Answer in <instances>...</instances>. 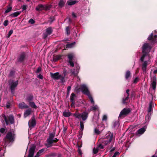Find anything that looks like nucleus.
I'll use <instances>...</instances> for the list:
<instances>
[{"mask_svg": "<svg viewBox=\"0 0 157 157\" xmlns=\"http://www.w3.org/2000/svg\"><path fill=\"white\" fill-rule=\"evenodd\" d=\"M55 133H50L48 138L46 140L47 143L45 145L47 148H49L53 146H57V142L59 141V139L56 138L54 139Z\"/></svg>", "mask_w": 157, "mask_h": 157, "instance_id": "f257e3e1", "label": "nucleus"}, {"mask_svg": "<svg viewBox=\"0 0 157 157\" xmlns=\"http://www.w3.org/2000/svg\"><path fill=\"white\" fill-rule=\"evenodd\" d=\"M75 90L78 92L81 91L84 94L87 96L90 94L87 87L85 84H82L80 85L78 88V87H76Z\"/></svg>", "mask_w": 157, "mask_h": 157, "instance_id": "f03ea898", "label": "nucleus"}, {"mask_svg": "<svg viewBox=\"0 0 157 157\" xmlns=\"http://www.w3.org/2000/svg\"><path fill=\"white\" fill-rule=\"evenodd\" d=\"M113 133H108L105 135V137L103 138L102 141V143L105 145H107L111 142L113 137Z\"/></svg>", "mask_w": 157, "mask_h": 157, "instance_id": "7ed1b4c3", "label": "nucleus"}, {"mask_svg": "<svg viewBox=\"0 0 157 157\" xmlns=\"http://www.w3.org/2000/svg\"><path fill=\"white\" fill-rule=\"evenodd\" d=\"M26 57V53L24 52H22L18 56L17 61L15 62V64L16 65L19 64L21 63H22L23 65L24 64Z\"/></svg>", "mask_w": 157, "mask_h": 157, "instance_id": "20e7f679", "label": "nucleus"}, {"mask_svg": "<svg viewBox=\"0 0 157 157\" xmlns=\"http://www.w3.org/2000/svg\"><path fill=\"white\" fill-rule=\"evenodd\" d=\"M130 109L124 108L121 112L118 117V119H121L127 116L131 112Z\"/></svg>", "mask_w": 157, "mask_h": 157, "instance_id": "39448f33", "label": "nucleus"}, {"mask_svg": "<svg viewBox=\"0 0 157 157\" xmlns=\"http://www.w3.org/2000/svg\"><path fill=\"white\" fill-rule=\"evenodd\" d=\"M3 117L7 125H8L9 123L11 124H13L14 123V118L13 115H10L7 117L4 115Z\"/></svg>", "mask_w": 157, "mask_h": 157, "instance_id": "423d86ee", "label": "nucleus"}, {"mask_svg": "<svg viewBox=\"0 0 157 157\" xmlns=\"http://www.w3.org/2000/svg\"><path fill=\"white\" fill-rule=\"evenodd\" d=\"M18 84V80L15 82L12 81L10 83H9L10 88L11 90V94L14 95L15 93V88L17 87Z\"/></svg>", "mask_w": 157, "mask_h": 157, "instance_id": "0eeeda50", "label": "nucleus"}, {"mask_svg": "<svg viewBox=\"0 0 157 157\" xmlns=\"http://www.w3.org/2000/svg\"><path fill=\"white\" fill-rule=\"evenodd\" d=\"M152 47L148 43H145L142 47V52L147 54L150 51Z\"/></svg>", "mask_w": 157, "mask_h": 157, "instance_id": "6e6552de", "label": "nucleus"}, {"mask_svg": "<svg viewBox=\"0 0 157 157\" xmlns=\"http://www.w3.org/2000/svg\"><path fill=\"white\" fill-rule=\"evenodd\" d=\"M14 138L11 132H9L6 134L5 140L6 143L9 144L10 142H13Z\"/></svg>", "mask_w": 157, "mask_h": 157, "instance_id": "1a4fd4ad", "label": "nucleus"}, {"mask_svg": "<svg viewBox=\"0 0 157 157\" xmlns=\"http://www.w3.org/2000/svg\"><path fill=\"white\" fill-rule=\"evenodd\" d=\"M36 147L35 144H32L31 146L29 151V154L28 157H33Z\"/></svg>", "mask_w": 157, "mask_h": 157, "instance_id": "9d476101", "label": "nucleus"}, {"mask_svg": "<svg viewBox=\"0 0 157 157\" xmlns=\"http://www.w3.org/2000/svg\"><path fill=\"white\" fill-rule=\"evenodd\" d=\"M50 76L54 80H58L61 79V75H60L59 72H56L53 73H50Z\"/></svg>", "mask_w": 157, "mask_h": 157, "instance_id": "9b49d317", "label": "nucleus"}, {"mask_svg": "<svg viewBox=\"0 0 157 157\" xmlns=\"http://www.w3.org/2000/svg\"><path fill=\"white\" fill-rule=\"evenodd\" d=\"M157 35H153V33H151L147 38V40L150 41L152 44H154L157 40Z\"/></svg>", "mask_w": 157, "mask_h": 157, "instance_id": "f8f14e48", "label": "nucleus"}, {"mask_svg": "<svg viewBox=\"0 0 157 157\" xmlns=\"http://www.w3.org/2000/svg\"><path fill=\"white\" fill-rule=\"evenodd\" d=\"M36 121L34 116H33L29 121V127H34L36 125Z\"/></svg>", "mask_w": 157, "mask_h": 157, "instance_id": "ddd939ff", "label": "nucleus"}, {"mask_svg": "<svg viewBox=\"0 0 157 157\" xmlns=\"http://www.w3.org/2000/svg\"><path fill=\"white\" fill-rule=\"evenodd\" d=\"M34 100V96L32 94L28 95L26 97L25 100L27 102L29 103L33 101Z\"/></svg>", "mask_w": 157, "mask_h": 157, "instance_id": "4468645a", "label": "nucleus"}, {"mask_svg": "<svg viewBox=\"0 0 157 157\" xmlns=\"http://www.w3.org/2000/svg\"><path fill=\"white\" fill-rule=\"evenodd\" d=\"M146 128L144 126L142 128L139 129L136 133V135H138V134H143L146 130Z\"/></svg>", "mask_w": 157, "mask_h": 157, "instance_id": "2eb2a0df", "label": "nucleus"}, {"mask_svg": "<svg viewBox=\"0 0 157 157\" xmlns=\"http://www.w3.org/2000/svg\"><path fill=\"white\" fill-rule=\"evenodd\" d=\"M19 108L21 109H28L29 108V106L25 104L24 102L20 103L18 105Z\"/></svg>", "mask_w": 157, "mask_h": 157, "instance_id": "dca6fc26", "label": "nucleus"}, {"mask_svg": "<svg viewBox=\"0 0 157 157\" xmlns=\"http://www.w3.org/2000/svg\"><path fill=\"white\" fill-rule=\"evenodd\" d=\"M67 73V70L64 69L63 71L62 75H61V79H60V81L62 82L63 83L65 82V78Z\"/></svg>", "mask_w": 157, "mask_h": 157, "instance_id": "f3484780", "label": "nucleus"}, {"mask_svg": "<svg viewBox=\"0 0 157 157\" xmlns=\"http://www.w3.org/2000/svg\"><path fill=\"white\" fill-rule=\"evenodd\" d=\"M88 113L86 112H84L81 114V118L83 121H85L88 117Z\"/></svg>", "mask_w": 157, "mask_h": 157, "instance_id": "a211bd4d", "label": "nucleus"}, {"mask_svg": "<svg viewBox=\"0 0 157 157\" xmlns=\"http://www.w3.org/2000/svg\"><path fill=\"white\" fill-rule=\"evenodd\" d=\"M71 72L72 75L74 76H76L79 72V68L77 67L76 70L75 69H73L71 71Z\"/></svg>", "mask_w": 157, "mask_h": 157, "instance_id": "6ab92c4d", "label": "nucleus"}, {"mask_svg": "<svg viewBox=\"0 0 157 157\" xmlns=\"http://www.w3.org/2000/svg\"><path fill=\"white\" fill-rule=\"evenodd\" d=\"M44 5L41 4H39L36 7L35 9L36 11H40L42 10H44Z\"/></svg>", "mask_w": 157, "mask_h": 157, "instance_id": "aec40b11", "label": "nucleus"}, {"mask_svg": "<svg viewBox=\"0 0 157 157\" xmlns=\"http://www.w3.org/2000/svg\"><path fill=\"white\" fill-rule=\"evenodd\" d=\"M78 2L77 0H68L67 1V4L68 6H72Z\"/></svg>", "mask_w": 157, "mask_h": 157, "instance_id": "412c9836", "label": "nucleus"}, {"mask_svg": "<svg viewBox=\"0 0 157 157\" xmlns=\"http://www.w3.org/2000/svg\"><path fill=\"white\" fill-rule=\"evenodd\" d=\"M32 109L31 108H29L26 110L24 113V117L25 118L29 115L31 113Z\"/></svg>", "mask_w": 157, "mask_h": 157, "instance_id": "4be33fe9", "label": "nucleus"}, {"mask_svg": "<svg viewBox=\"0 0 157 157\" xmlns=\"http://www.w3.org/2000/svg\"><path fill=\"white\" fill-rule=\"evenodd\" d=\"M129 97H126L125 98H123L121 101V103L123 104L127 105L128 104V102L127 101L128 100Z\"/></svg>", "mask_w": 157, "mask_h": 157, "instance_id": "5701e85b", "label": "nucleus"}, {"mask_svg": "<svg viewBox=\"0 0 157 157\" xmlns=\"http://www.w3.org/2000/svg\"><path fill=\"white\" fill-rule=\"evenodd\" d=\"M131 73L129 71H126L125 74V78L126 80H128L129 77H131Z\"/></svg>", "mask_w": 157, "mask_h": 157, "instance_id": "b1692460", "label": "nucleus"}, {"mask_svg": "<svg viewBox=\"0 0 157 157\" xmlns=\"http://www.w3.org/2000/svg\"><path fill=\"white\" fill-rule=\"evenodd\" d=\"M29 105L32 108L36 109L37 108V106L36 105L34 101H32L29 103Z\"/></svg>", "mask_w": 157, "mask_h": 157, "instance_id": "393cba45", "label": "nucleus"}, {"mask_svg": "<svg viewBox=\"0 0 157 157\" xmlns=\"http://www.w3.org/2000/svg\"><path fill=\"white\" fill-rule=\"evenodd\" d=\"M21 11L16 12L10 14V16L13 17H17L21 14Z\"/></svg>", "mask_w": 157, "mask_h": 157, "instance_id": "a878e982", "label": "nucleus"}, {"mask_svg": "<svg viewBox=\"0 0 157 157\" xmlns=\"http://www.w3.org/2000/svg\"><path fill=\"white\" fill-rule=\"evenodd\" d=\"M65 3V1L63 0H60L58 3V6L59 7L62 8L64 6Z\"/></svg>", "mask_w": 157, "mask_h": 157, "instance_id": "bb28decb", "label": "nucleus"}, {"mask_svg": "<svg viewBox=\"0 0 157 157\" xmlns=\"http://www.w3.org/2000/svg\"><path fill=\"white\" fill-rule=\"evenodd\" d=\"M153 108V103L152 101L150 102L149 103V106L148 108V112L149 113L151 112Z\"/></svg>", "mask_w": 157, "mask_h": 157, "instance_id": "cd10ccee", "label": "nucleus"}, {"mask_svg": "<svg viewBox=\"0 0 157 157\" xmlns=\"http://www.w3.org/2000/svg\"><path fill=\"white\" fill-rule=\"evenodd\" d=\"M52 32L53 30L52 29V28L50 27L46 29V33L48 35H49L52 33Z\"/></svg>", "mask_w": 157, "mask_h": 157, "instance_id": "c85d7f7f", "label": "nucleus"}, {"mask_svg": "<svg viewBox=\"0 0 157 157\" xmlns=\"http://www.w3.org/2000/svg\"><path fill=\"white\" fill-rule=\"evenodd\" d=\"M72 113L70 112L64 111L63 113V115L65 117H68L71 115Z\"/></svg>", "mask_w": 157, "mask_h": 157, "instance_id": "c756f323", "label": "nucleus"}, {"mask_svg": "<svg viewBox=\"0 0 157 157\" xmlns=\"http://www.w3.org/2000/svg\"><path fill=\"white\" fill-rule=\"evenodd\" d=\"M76 97V96L75 94L74 93H72L71 95L70 98L71 101H75V98Z\"/></svg>", "mask_w": 157, "mask_h": 157, "instance_id": "7c9ffc66", "label": "nucleus"}, {"mask_svg": "<svg viewBox=\"0 0 157 157\" xmlns=\"http://www.w3.org/2000/svg\"><path fill=\"white\" fill-rule=\"evenodd\" d=\"M44 10L45 11H47L50 10V8L52 6L51 5H44Z\"/></svg>", "mask_w": 157, "mask_h": 157, "instance_id": "2f4dec72", "label": "nucleus"}, {"mask_svg": "<svg viewBox=\"0 0 157 157\" xmlns=\"http://www.w3.org/2000/svg\"><path fill=\"white\" fill-rule=\"evenodd\" d=\"M75 44V42H74L71 44H67L66 45V48H71L73 47Z\"/></svg>", "mask_w": 157, "mask_h": 157, "instance_id": "473e14b6", "label": "nucleus"}, {"mask_svg": "<svg viewBox=\"0 0 157 157\" xmlns=\"http://www.w3.org/2000/svg\"><path fill=\"white\" fill-rule=\"evenodd\" d=\"M73 116L78 119H80L81 118V114L77 112H76L74 113Z\"/></svg>", "mask_w": 157, "mask_h": 157, "instance_id": "72a5a7b5", "label": "nucleus"}, {"mask_svg": "<svg viewBox=\"0 0 157 157\" xmlns=\"http://www.w3.org/2000/svg\"><path fill=\"white\" fill-rule=\"evenodd\" d=\"M56 156V154L54 152H51L46 155V157H54Z\"/></svg>", "mask_w": 157, "mask_h": 157, "instance_id": "f704fd0d", "label": "nucleus"}, {"mask_svg": "<svg viewBox=\"0 0 157 157\" xmlns=\"http://www.w3.org/2000/svg\"><path fill=\"white\" fill-rule=\"evenodd\" d=\"M61 56H56L53 58V60L55 62H56L61 58Z\"/></svg>", "mask_w": 157, "mask_h": 157, "instance_id": "c9c22d12", "label": "nucleus"}, {"mask_svg": "<svg viewBox=\"0 0 157 157\" xmlns=\"http://www.w3.org/2000/svg\"><path fill=\"white\" fill-rule=\"evenodd\" d=\"M156 81H154L151 83L152 88L154 90H155L156 88Z\"/></svg>", "mask_w": 157, "mask_h": 157, "instance_id": "e433bc0d", "label": "nucleus"}, {"mask_svg": "<svg viewBox=\"0 0 157 157\" xmlns=\"http://www.w3.org/2000/svg\"><path fill=\"white\" fill-rule=\"evenodd\" d=\"M67 56H68V59H69L68 61L72 60V59L74 57V55L73 54H69L67 55Z\"/></svg>", "mask_w": 157, "mask_h": 157, "instance_id": "4c0bfd02", "label": "nucleus"}, {"mask_svg": "<svg viewBox=\"0 0 157 157\" xmlns=\"http://www.w3.org/2000/svg\"><path fill=\"white\" fill-rule=\"evenodd\" d=\"M80 131H83L84 129V125L83 124V122L82 121H80Z\"/></svg>", "mask_w": 157, "mask_h": 157, "instance_id": "58836bf2", "label": "nucleus"}, {"mask_svg": "<svg viewBox=\"0 0 157 157\" xmlns=\"http://www.w3.org/2000/svg\"><path fill=\"white\" fill-rule=\"evenodd\" d=\"M87 96H88L89 100L91 102L92 104H94V100H93V99L92 97V96L90 94H89Z\"/></svg>", "mask_w": 157, "mask_h": 157, "instance_id": "ea45409f", "label": "nucleus"}, {"mask_svg": "<svg viewBox=\"0 0 157 157\" xmlns=\"http://www.w3.org/2000/svg\"><path fill=\"white\" fill-rule=\"evenodd\" d=\"M65 31L66 33L67 34V35H68L70 34V28L69 26L66 27Z\"/></svg>", "mask_w": 157, "mask_h": 157, "instance_id": "a19ab883", "label": "nucleus"}, {"mask_svg": "<svg viewBox=\"0 0 157 157\" xmlns=\"http://www.w3.org/2000/svg\"><path fill=\"white\" fill-rule=\"evenodd\" d=\"M99 149L97 147L96 148L94 147L93 150V152L94 154H97L98 151Z\"/></svg>", "mask_w": 157, "mask_h": 157, "instance_id": "79ce46f5", "label": "nucleus"}, {"mask_svg": "<svg viewBox=\"0 0 157 157\" xmlns=\"http://www.w3.org/2000/svg\"><path fill=\"white\" fill-rule=\"evenodd\" d=\"M147 54L146 53H143V54L140 59V60L143 62L144 61L145 57L146 56Z\"/></svg>", "mask_w": 157, "mask_h": 157, "instance_id": "37998d69", "label": "nucleus"}, {"mask_svg": "<svg viewBox=\"0 0 157 157\" xmlns=\"http://www.w3.org/2000/svg\"><path fill=\"white\" fill-rule=\"evenodd\" d=\"M97 147H98L99 150L100 149H103L104 148V147L103 146V145L102 144H99L97 145Z\"/></svg>", "mask_w": 157, "mask_h": 157, "instance_id": "c03bdc74", "label": "nucleus"}, {"mask_svg": "<svg viewBox=\"0 0 157 157\" xmlns=\"http://www.w3.org/2000/svg\"><path fill=\"white\" fill-rule=\"evenodd\" d=\"M94 132L95 134L96 135H99L101 133V132L97 128L94 129Z\"/></svg>", "mask_w": 157, "mask_h": 157, "instance_id": "a18cd8bd", "label": "nucleus"}, {"mask_svg": "<svg viewBox=\"0 0 157 157\" xmlns=\"http://www.w3.org/2000/svg\"><path fill=\"white\" fill-rule=\"evenodd\" d=\"M12 10L11 7H8L6 10L5 11V13H6L10 12Z\"/></svg>", "mask_w": 157, "mask_h": 157, "instance_id": "49530a36", "label": "nucleus"}, {"mask_svg": "<svg viewBox=\"0 0 157 157\" xmlns=\"http://www.w3.org/2000/svg\"><path fill=\"white\" fill-rule=\"evenodd\" d=\"M15 71H11L9 74V76L10 77H12L13 76L14 74Z\"/></svg>", "mask_w": 157, "mask_h": 157, "instance_id": "de8ad7c7", "label": "nucleus"}, {"mask_svg": "<svg viewBox=\"0 0 157 157\" xmlns=\"http://www.w3.org/2000/svg\"><path fill=\"white\" fill-rule=\"evenodd\" d=\"M13 31L12 29L10 30L8 33V35L7 36V38H9L10 37V36L12 35V34L13 33Z\"/></svg>", "mask_w": 157, "mask_h": 157, "instance_id": "09e8293b", "label": "nucleus"}, {"mask_svg": "<svg viewBox=\"0 0 157 157\" xmlns=\"http://www.w3.org/2000/svg\"><path fill=\"white\" fill-rule=\"evenodd\" d=\"M35 22V21L32 18L30 19L29 21V23L31 24H34Z\"/></svg>", "mask_w": 157, "mask_h": 157, "instance_id": "8fccbe9b", "label": "nucleus"}, {"mask_svg": "<svg viewBox=\"0 0 157 157\" xmlns=\"http://www.w3.org/2000/svg\"><path fill=\"white\" fill-rule=\"evenodd\" d=\"M68 63L70 64L71 66L72 67H74V64L72 60L71 61H68Z\"/></svg>", "mask_w": 157, "mask_h": 157, "instance_id": "3c124183", "label": "nucleus"}, {"mask_svg": "<svg viewBox=\"0 0 157 157\" xmlns=\"http://www.w3.org/2000/svg\"><path fill=\"white\" fill-rule=\"evenodd\" d=\"M83 132L81 131H79V135L78 136V139H80L82 137Z\"/></svg>", "mask_w": 157, "mask_h": 157, "instance_id": "603ef678", "label": "nucleus"}, {"mask_svg": "<svg viewBox=\"0 0 157 157\" xmlns=\"http://www.w3.org/2000/svg\"><path fill=\"white\" fill-rule=\"evenodd\" d=\"M9 21L8 20H6L3 23V25L4 26H6L8 25Z\"/></svg>", "mask_w": 157, "mask_h": 157, "instance_id": "864d4df0", "label": "nucleus"}, {"mask_svg": "<svg viewBox=\"0 0 157 157\" xmlns=\"http://www.w3.org/2000/svg\"><path fill=\"white\" fill-rule=\"evenodd\" d=\"M118 122L117 121H116L114 122L113 124V127L114 128H116L117 127H118Z\"/></svg>", "mask_w": 157, "mask_h": 157, "instance_id": "5fc2aeb1", "label": "nucleus"}, {"mask_svg": "<svg viewBox=\"0 0 157 157\" xmlns=\"http://www.w3.org/2000/svg\"><path fill=\"white\" fill-rule=\"evenodd\" d=\"M50 21L51 23L53 22L55 20V16H52L50 17Z\"/></svg>", "mask_w": 157, "mask_h": 157, "instance_id": "6e6d98bb", "label": "nucleus"}, {"mask_svg": "<svg viewBox=\"0 0 157 157\" xmlns=\"http://www.w3.org/2000/svg\"><path fill=\"white\" fill-rule=\"evenodd\" d=\"M147 61H145L142 64V67H147Z\"/></svg>", "mask_w": 157, "mask_h": 157, "instance_id": "4d7b16f0", "label": "nucleus"}, {"mask_svg": "<svg viewBox=\"0 0 157 157\" xmlns=\"http://www.w3.org/2000/svg\"><path fill=\"white\" fill-rule=\"evenodd\" d=\"M6 106L7 108H9L10 107V104L9 101H7L6 103Z\"/></svg>", "mask_w": 157, "mask_h": 157, "instance_id": "13d9d810", "label": "nucleus"}, {"mask_svg": "<svg viewBox=\"0 0 157 157\" xmlns=\"http://www.w3.org/2000/svg\"><path fill=\"white\" fill-rule=\"evenodd\" d=\"M41 70V68L40 67H39L37 68L36 71V73H38L40 72Z\"/></svg>", "mask_w": 157, "mask_h": 157, "instance_id": "bf43d9fd", "label": "nucleus"}, {"mask_svg": "<svg viewBox=\"0 0 157 157\" xmlns=\"http://www.w3.org/2000/svg\"><path fill=\"white\" fill-rule=\"evenodd\" d=\"M44 151V149L43 148L40 150L37 153L40 155V154L43 153Z\"/></svg>", "mask_w": 157, "mask_h": 157, "instance_id": "052dcab7", "label": "nucleus"}, {"mask_svg": "<svg viewBox=\"0 0 157 157\" xmlns=\"http://www.w3.org/2000/svg\"><path fill=\"white\" fill-rule=\"evenodd\" d=\"M142 69L143 72V74H145L146 73V70L147 69V67H142Z\"/></svg>", "mask_w": 157, "mask_h": 157, "instance_id": "680f3d73", "label": "nucleus"}, {"mask_svg": "<svg viewBox=\"0 0 157 157\" xmlns=\"http://www.w3.org/2000/svg\"><path fill=\"white\" fill-rule=\"evenodd\" d=\"M27 6L26 5H23L22 6V8L23 10V11L25 10H26L27 9Z\"/></svg>", "mask_w": 157, "mask_h": 157, "instance_id": "e2e57ef3", "label": "nucleus"}, {"mask_svg": "<svg viewBox=\"0 0 157 157\" xmlns=\"http://www.w3.org/2000/svg\"><path fill=\"white\" fill-rule=\"evenodd\" d=\"M5 131V129L3 128H2L0 129V132L2 133H3Z\"/></svg>", "mask_w": 157, "mask_h": 157, "instance_id": "0e129e2a", "label": "nucleus"}, {"mask_svg": "<svg viewBox=\"0 0 157 157\" xmlns=\"http://www.w3.org/2000/svg\"><path fill=\"white\" fill-rule=\"evenodd\" d=\"M139 80V78L138 77H136L134 79L133 81V83H136Z\"/></svg>", "mask_w": 157, "mask_h": 157, "instance_id": "69168bd1", "label": "nucleus"}, {"mask_svg": "<svg viewBox=\"0 0 157 157\" xmlns=\"http://www.w3.org/2000/svg\"><path fill=\"white\" fill-rule=\"evenodd\" d=\"M71 107H75V101H71Z\"/></svg>", "mask_w": 157, "mask_h": 157, "instance_id": "338daca9", "label": "nucleus"}, {"mask_svg": "<svg viewBox=\"0 0 157 157\" xmlns=\"http://www.w3.org/2000/svg\"><path fill=\"white\" fill-rule=\"evenodd\" d=\"M130 90L129 89H127L126 91V93L127 94V97H129L130 94L129 93V92L130 91Z\"/></svg>", "mask_w": 157, "mask_h": 157, "instance_id": "774afa93", "label": "nucleus"}]
</instances>
